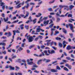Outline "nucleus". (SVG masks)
Returning a JSON list of instances; mask_svg holds the SVG:
<instances>
[{"instance_id": "obj_1", "label": "nucleus", "mask_w": 75, "mask_h": 75, "mask_svg": "<svg viewBox=\"0 0 75 75\" xmlns=\"http://www.w3.org/2000/svg\"><path fill=\"white\" fill-rule=\"evenodd\" d=\"M69 26L70 27V30H71L72 32H74V27H73V25L71 23L68 24Z\"/></svg>"}, {"instance_id": "obj_2", "label": "nucleus", "mask_w": 75, "mask_h": 75, "mask_svg": "<svg viewBox=\"0 0 75 75\" xmlns=\"http://www.w3.org/2000/svg\"><path fill=\"white\" fill-rule=\"evenodd\" d=\"M13 32V35H16V33H18L19 34H20V31L18 30H14L12 31Z\"/></svg>"}, {"instance_id": "obj_3", "label": "nucleus", "mask_w": 75, "mask_h": 75, "mask_svg": "<svg viewBox=\"0 0 75 75\" xmlns=\"http://www.w3.org/2000/svg\"><path fill=\"white\" fill-rule=\"evenodd\" d=\"M33 38L32 36H30L29 37V38L28 39V41L29 42H33Z\"/></svg>"}, {"instance_id": "obj_4", "label": "nucleus", "mask_w": 75, "mask_h": 75, "mask_svg": "<svg viewBox=\"0 0 75 75\" xmlns=\"http://www.w3.org/2000/svg\"><path fill=\"white\" fill-rule=\"evenodd\" d=\"M49 23V20H47V21H44L43 24L45 25H47Z\"/></svg>"}, {"instance_id": "obj_5", "label": "nucleus", "mask_w": 75, "mask_h": 75, "mask_svg": "<svg viewBox=\"0 0 75 75\" xmlns=\"http://www.w3.org/2000/svg\"><path fill=\"white\" fill-rule=\"evenodd\" d=\"M66 42L65 41V40H64L63 42V48H65V47H66V45H67L65 44Z\"/></svg>"}, {"instance_id": "obj_6", "label": "nucleus", "mask_w": 75, "mask_h": 75, "mask_svg": "<svg viewBox=\"0 0 75 75\" xmlns=\"http://www.w3.org/2000/svg\"><path fill=\"white\" fill-rule=\"evenodd\" d=\"M66 49L67 50H71V46L70 45L67 46Z\"/></svg>"}, {"instance_id": "obj_7", "label": "nucleus", "mask_w": 75, "mask_h": 75, "mask_svg": "<svg viewBox=\"0 0 75 75\" xmlns=\"http://www.w3.org/2000/svg\"><path fill=\"white\" fill-rule=\"evenodd\" d=\"M41 62H42V59H40L37 62V64H38V65H40V64H41Z\"/></svg>"}, {"instance_id": "obj_8", "label": "nucleus", "mask_w": 75, "mask_h": 75, "mask_svg": "<svg viewBox=\"0 0 75 75\" xmlns=\"http://www.w3.org/2000/svg\"><path fill=\"white\" fill-rule=\"evenodd\" d=\"M28 16H29V12L28 11H26V14L25 16L24 17V18H26V17H27Z\"/></svg>"}, {"instance_id": "obj_9", "label": "nucleus", "mask_w": 75, "mask_h": 75, "mask_svg": "<svg viewBox=\"0 0 75 75\" xmlns=\"http://www.w3.org/2000/svg\"><path fill=\"white\" fill-rule=\"evenodd\" d=\"M64 7L65 8H64V10H66L67 9V10H68L69 9V7L68 6L64 5Z\"/></svg>"}, {"instance_id": "obj_10", "label": "nucleus", "mask_w": 75, "mask_h": 75, "mask_svg": "<svg viewBox=\"0 0 75 75\" xmlns=\"http://www.w3.org/2000/svg\"><path fill=\"white\" fill-rule=\"evenodd\" d=\"M50 71L52 72H57L58 71L57 70H55V69H51Z\"/></svg>"}, {"instance_id": "obj_11", "label": "nucleus", "mask_w": 75, "mask_h": 75, "mask_svg": "<svg viewBox=\"0 0 75 75\" xmlns=\"http://www.w3.org/2000/svg\"><path fill=\"white\" fill-rule=\"evenodd\" d=\"M72 21H75V20L73 19L72 18H71L69 19L68 20V21L69 22V23H72Z\"/></svg>"}, {"instance_id": "obj_12", "label": "nucleus", "mask_w": 75, "mask_h": 75, "mask_svg": "<svg viewBox=\"0 0 75 75\" xmlns=\"http://www.w3.org/2000/svg\"><path fill=\"white\" fill-rule=\"evenodd\" d=\"M41 28H37L36 29V32L38 33L40 32V31H41Z\"/></svg>"}, {"instance_id": "obj_13", "label": "nucleus", "mask_w": 75, "mask_h": 75, "mask_svg": "<svg viewBox=\"0 0 75 75\" xmlns=\"http://www.w3.org/2000/svg\"><path fill=\"white\" fill-rule=\"evenodd\" d=\"M19 27H20L21 30H23L24 29V28L23 27H24V25L23 24L20 25Z\"/></svg>"}, {"instance_id": "obj_14", "label": "nucleus", "mask_w": 75, "mask_h": 75, "mask_svg": "<svg viewBox=\"0 0 75 75\" xmlns=\"http://www.w3.org/2000/svg\"><path fill=\"white\" fill-rule=\"evenodd\" d=\"M74 6L72 5H71L70 6H69V9L70 10H72V8H74Z\"/></svg>"}, {"instance_id": "obj_15", "label": "nucleus", "mask_w": 75, "mask_h": 75, "mask_svg": "<svg viewBox=\"0 0 75 75\" xmlns=\"http://www.w3.org/2000/svg\"><path fill=\"white\" fill-rule=\"evenodd\" d=\"M21 3L19 4L18 5H17V6L16 7V8H20V7H21Z\"/></svg>"}, {"instance_id": "obj_16", "label": "nucleus", "mask_w": 75, "mask_h": 75, "mask_svg": "<svg viewBox=\"0 0 75 75\" xmlns=\"http://www.w3.org/2000/svg\"><path fill=\"white\" fill-rule=\"evenodd\" d=\"M48 52L47 51V50H45V51H44V53H45L46 55L48 56L49 55V54H47V53Z\"/></svg>"}, {"instance_id": "obj_17", "label": "nucleus", "mask_w": 75, "mask_h": 75, "mask_svg": "<svg viewBox=\"0 0 75 75\" xmlns=\"http://www.w3.org/2000/svg\"><path fill=\"white\" fill-rule=\"evenodd\" d=\"M9 68H10L12 70H14V67H13L11 65H10L9 66Z\"/></svg>"}, {"instance_id": "obj_18", "label": "nucleus", "mask_w": 75, "mask_h": 75, "mask_svg": "<svg viewBox=\"0 0 75 75\" xmlns=\"http://www.w3.org/2000/svg\"><path fill=\"white\" fill-rule=\"evenodd\" d=\"M55 39L56 40H62L61 38H59L58 37L55 38Z\"/></svg>"}, {"instance_id": "obj_19", "label": "nucleus", "mask_w": 75, "mask_h": 75, "mask_svg": "<svg viewBox=\"0 0 75 75\" xmlns=\"http://www.w3.org/2000/svg\"><path fill=\"white\" fill-rule=\"evenodd\" d=\"M62 30L63 31V32H64V33H65L66 34V33H67V30H65V29L64 28H62Z\"/></svg>"}, {"instance_id": "obj_20", "label": "nucleus", "mask_w": 75, "mask_h": 75, "mask_svg": "<svg viewBox=\"0 0 75 75\" xmlns=\"http://www.w3.org/2000/svg\"><path fill=\"white\" fill-rule=\"evenodd\" d=\"M55 2V0H53L52 1H50L49 2V4H52V3H54V2Z\"/></svg>"}, {"instance_id": "obj_21", "label": "nucleus", "mask_w": 75, "mask_h": 75, "mask_svg": "<svg viewBox=\"0 0 75 75\" xmlns=\"http://www.w3.org/2000/svg\"><path fill=\"white\" fill-rule=\"evenodd\" d=\"M14 54H12V55H11L12 57V59H14V58H16V56H13Z\"/></svg>"}, {"instance_id": "obj_22", "label": "nucleus", "mask_w": 75, "mask_h": 75, "mask_svg": "<svg viewBox=\"0 0 75 75\" xmlns=\"http://www.w3.org/2000/svg\"><path fill=\"white\" fill-rule=\"evenodd\" d=\"M0 45H3V46H6V43H0Z\"/></svg>"}, {"instance_id": "obj_23", "label": "nucleus", "mask_w": 75, "mask_h": 75, "mask_svg": "<svg viewBox=\"0 0 75 75\" xmlns=\"http://www.w3.org/2000/svg\"><path fill=\"white\" fill-rule=\"evenodd\" d=\"M56 69H58V70H61V68H60L58 66H56Z\"/></svg>"}, {"instance_id": "obj_24", "label": "nucleus", "mask_w": 75, "mask_h": 75, "mask_svg": "<svg viewBox=\"0 0 75 75\" xmlns=\"http://www.w3.org/2000/svg\"><path fill=\"white\" fill-rule=\"evenodd\" d=\"M55 33L54 34V35H57V34H59V32L58 31H55Z\"/></svg>"}, {"instance_id": "obj_25", "label": "nucleus", "mask_w": 75, "mask_h": 75, "mask_svg": "<svg viewBox=\"0 0 75 75\" xmlns=\"http://www.w3.org/2000/svg\"><path fill=\"white\" fill-rule=\"evenodd\" d=\"M11 33L10 32H9L8 33V35L7 36V37H10V36H11Z\"/></svg>"}, {"instance_id": "obj_26", "label": "nucleus", "mask_w": 75, "mask_h": 75, "mask_svg": "<svg viewBox=\"0 0 75 75\" xmlns=\"http://www.w3.org/2000/svg\"><path fill=\"white\" fill-rule=\"evenodd\" d=\"M18 21H19L18 20H17L16 21H14L12 22V24H14V23H18Z\"/></svg>"}, {"instance_id": "obj_27", "label": "nucleus", "mask_w": 75, "mask_h": 75, "mask_svg": "<svg viewBox=\"0 0 75 75\" xmlns=\"http://www.w3.org/2000/svg\"><path fill=\"white\" fill-rule=\"evenodd\" d=\"M23 50V48H22L21 47H20V48H18V50L19 51H22Z\"/></svg>"}, {"instance_id": "obj_28", "label": "nucleus", "mask_w": 75, "mask_h": 75, "mask_svg": "<svg viewBox=\"0 0 75 75\" xmlns=\"http://www.w3.org/2000/svg\"><path fill=\"white\" fill-rule=\"evenodd\" d=\"M33 67H34V68H38V66L35 64H34V65L33 66Z\"/></svg>"}, {"instance_id": "obj_29", "label": "nucleus", "mask_w": 75, "mask_h": 75, "mask_svg": "<svg viewBox=\"0 0 75 75\" xmlns=\"http://www.w3.org/2000/svg\"><path fill=\"white\" fill-rule=\"evenodd\" d=\"M3 5H5V3H4V2L0 3V6H3Z\"/></svg>"}, {"instance_id": "obj_30", "label": "nucleus", "mask_w": 75, "mask_h": 75, "mask_svg": "<svg viewBox=\"0 0 75 75\" xmlns=\"http://www.w3.org/2000/svg\"><path fill=\"white\" fill-rule=\"evenodd\" d=\"M72 14H69L68 15V17H71V18H72Z\"/></svg>"}, {"instance_id": "obj_31", "label": "nucleus", "mask_w": 75, "mask_h": 75, "mask_svg": "<svg viewBox=\"0 0 75 75\" xmlns=\"http://www.w3.org/2000/svg\"><path fill=\"white\" fill-rule=\"evenodd\" d=\"M8 18H7L6 19L5 18H4V20L5 22H6V21H8Z\"/></svg>"}, {"instance_id": "obj_32", "label": "nucleus", "mask_w": 75, "mask_h": 75, "mask_svg": "<svg viewBox=\"0 0 75 75\" xmlns=\"http://www.w3.org/2000/svg\"><path fill=\"white\" fill-rule=\"evenodd\" d=\"M54 25V24L52 23V24H51L49 26V28H52V26H53Z\"/></svg>"}, {"instance_id": "obj_33", "label": "nucleus", "mask_w": 75, "mask_h": 75, "mask_svg": "<svg viewBox=\"0 0 75 75\" xmlns=\"http://www.w3.org/2000/svg\"><path fill=\"white\" fill-rule=\"evenodd\" d=\"M66 59H67L68 60H71V58L68 57H66Z\"/></svg>"}, {"instance_id": "obj_34", "label": "nucleus", "mask_w": 75, "mask_h": 75, "mask_svg": "<svg viewBox=\"0 0 75 75\" xmlns=\"http://www.w3.org/2000/svg\"><path fill=\"white\" fill-rule=\"evenodd\" d=\"M48 10L49 11H53V10L51 8H48Z\"/></svg>"}, {"instance_id": "obj_35", "label": "nucleus", "mask_w": 75, "mask_h": 75, "mask_svg": "<svg viewBox=\"0 0 75 75\" xmlns=\"http://www.w3.org/2000/svg\"><path fill=\"white\" fill-rule=\"evenodd\" d=\"M55 52L54 50H52L51 51V54H54Z\"/></svg>"}, {"instance_id": "obj_36", "label": "nucleus", "mask_w": 75, "mask_h": 75, "mask_svg": "<svg viewBox=\"0 0 75 75\" xmlns=\"http://www.w3.org/2000/svg\"><path fill=\"white\" fill-rule=\"evenodd\" d=\"M28 64L29 65H32V64H33V62H30L28 63Z\"/></svg>"}, {"instance_id": "obj_37", "label": "nucleus", "mask_w": 75, "mask_h": 75, "mask_svg": "<svg viewBox=\"0 0 75 75\" xmlns=\"http://www.w3.org/2000/svg\"><path fill=\"white\" fill-rule=\"evenodd\" d=\"M42 61L43 62H45L46 63V62L47 61V59H42Z\"/></svg>"}, {"instance_id": "obj_38", "label": "nucleus", "mask_w": 75, "mask_h": 75, "mask_svg": "<svg viewBox=\"0 0 75 75\" xmlns=\"http://www.w3.org/2000/svg\"><path fill=\"white\" fill-rule=\"evenodd\" d=\"M32 18V17H31V16H30L29 17V20H30V22H31V21H32V20L31 19V18Z\"/></svg>"}, {"instance_id": "obj_39", "label": "nucleus", "mask_w": 75, "mask_h": 75, "mask_svg": "<svg viewBox=\"0 0 75 75\" xmlns=\"http://www.w3.org/2000/svg\"><path fill=\"white\" fill-rule=\"evenodd\" d=\"M50 46H52V45H53V44H54V41H52L50 43Z\"/></svg>"}, {"instance_id": "obj_40", "label": "nucleus", "mask_w": 75, "mask_h": 75, "mask_svg": "<svg viewBox=\"0 0 75 75\" xmlns=\"http://www.w3.org/2000/svg\"><path fill=\"white\" fill-rule=\"evenodd\" d=\"M27 35H28V33H26V34L25 35V37H27V39H28V37H29V36H30L29 35V36H27Z\"/></svg>"}, {"instance_id": "obj_41", "label": "nucleus", "mask_w": 75, "mask_h": 75, "mask_svg": "<svg viewBox=\"0 0 75 75\" xmlns=\"http://www.w3.org/2000/svg\"><path fill=\"white\" fill-rule=\"evenodd\" d=\"M25 27L26 28V29H27V30L28 29V26L25 25Z\"/></svg>"}, {"instance_id": "obj_42", "label": "nucleus", "mask_w": 75, "mask_h": 75, "mask_svg": "<svg viewBox=\"0 0 75 75\" xmlns=\"http://www.w3.org/2000/svg\"><path fill=\"white\" fill-rule=\"evenodd\" d=\"M64 70H65V71H68V69L66 68V67H64Z\"/></svg>"}, {"instance_id": "obj_43", "label": "nucleus", "mask_w": 75, "mask_h": 75, "mask_svg": "<svg viewBox=\"0 0 75 75\" xmlns=\"http://www.w3.org/2000/svg\"><path fill=\"white\" fill-rule=\"evenodd\" d=\"M59 47H62V44L61 43H59Z\"/></svg>"}, {"instance_id": "obj_44", "label": "nucleus", "mask_w": 75, "mask_h": 75, "mask_svg": "<svg viewBox=\"0 0 75 75\" xmlns=\"http://www.w3.org/2000/svg\"><path fill=\"white\" fill-rule=\"evenodd\" d=\"M26 4H27V6H25V7H26V8H28V6L29 5V4L28 3H27Z\"/></svg>"}, {"instance_id": "obj_45", "label": "nucleus", "mask_w": 75, "mask_h": 75, "mask_svg": "<svg viewBox=\"0 0 75 75\" xmlns=\"http://www.w3.org/2000/svg\"><path fill=\"white\" fill-rule=\"evenodd\" d=\"M18 61L19 63H20V62H21V60L20 59H18Z\"/></svg>"}, {"instance_id": "obj_46", "label": "nucleus", "mask_w": 75, "mask_h": 75, "mask_svg": "<svg viewBox=\"0 0 75 75\" xmlns=\"http://www.w3.org/2000/svg\"><path fill=\"white\" fill-rule=\"evenodd\" d=\"M34 72H35V73H37V74H39V72L40 71H38L37 70H35L34 71Z\"/></svg>"}, {"instance_id": "obj_47", "label": "nucleus", "mask_w": 75, "mask_h": 75, "mask_svg": "<svg viewBox=\"0 0 75 75\" xmlns=\"http://www.w3.org/2000/svg\"><path fill=\"white\" fill-rule=\"evenodd\" d=\"M71 58H74V56L73 55V54H71Z\"/></svg>"}, {"instance_id": "obj_48", "label": "nucleus", "mask_w": 75, "mask_h": 75, "mask_svg": "<svg viewBox=\"0 0 75 75\" xmlns=\"http://www.w3.org/2000/svg\"><path fill=\"white\" fill-rule=\"evenodd\" d=\"M55 30V29L54 28H51V31H54Z\"/></svg>"}, {"instance_id": "obj_49", "label": "nucleus", "mask_w": 75, "mask_h": 75, "mask_svg": "<svg viewBox=\"0 0 75 75\" xmlns=\"http://www.w3.org/2000/svg\"><path fill=\"white\" fill-rule=\"evenodd\" d=\"M62 61H63V62H65V63L68 62V60H63Z\"/></svg>"}, {"instance_id": "obj_50", "label": "nucleus", "mask_w": 75, "mask_h": 75, "mask_svg": "<svg viewBox=\"0 0 75 75\" xmlns=\"http://www.w3.org/2000/svg\"><path fill=\"white\" fill-rule=\"evenodd\" d=\"M60 18H58L57 19V22H59V21H60Z\"/></svg>"}, {"instance_id": "obj_51", "label": "nucleus", "mask_w": 75, "mask_h": 75, "mask_svg": "<svg viewBox=\"0 0 75 75\" xmlns=\"http://www.w3.org/2000/svg\"><path fill=\"white\" fill-rule=\"evenodd\" d=\"M50 61H51L50 60L47 59L46 63H47V62H50Z\"/></svg>"}, {"instance_id": "obj_52", "label": "nucleus", "mask_w": 75, "mask_h": 75, "mask_svg": "<svg viewBox=\"0 0 75 75\" xmlns=\"http://www.w3.org/2000/svg\"><path fill=\"white\" fill-rule=\"evenodd\" d=\"M37 20V19H35L34 20H33V23H36V21Z\"/></svg>"}, {"instance_id": "obj_53", "label": "nucleus", "mask_w": 75, "mask_h": 75, "mask_svg": "<svg viewBox=\"0 0 75 75\" xmlns=\"http://www.w3.org/2000/svg\"><path fill=\"white\" fill-rule=\"evenodd\" d=\"M48 18V17L47 16V17H45L43 18V20H47Z\"/></svg>"}, {"instance_id": "obj_54", "label": "nucleus", "mask_w": 75, "mask_h": 75, "mask_svg": "<svg viewBox=\"0 0 75 75\" xmlns=\"http://www.w3.org/2000/svg\"><path fill=\"white\" fill-rule=\"evenodd\" d=\"M1 52L2 53V54H4V55L6 54V52L5 51L4 52Z\"/></svg>"}, {"instance_id": "obj_55", "label": "nucleus", "mask_w": 75, "mask_h": 75, "mask_svg": "<svg viewBox=\"0 0 75 75\" xmlns=\"http://www.w3.org/2000/svg\"><path fill=\"white\" fill-rule=\"evenodd\" d=\"M57 61H55L54 62H52V64H56V63H57Z\"/></svg>"}, {"instance_id": "obj_56", "label": "nucleus", "mask_w": 75, "mask_h": 75, "mask_svg": "<svg viewBox=\"0 0 75 75\" xmlns=\"http://www.w3.org/2000/svg\"><path fill=\"white\" fill-rule=\"evenodd\" d=\"M64 55L65 56H66V57H67V56H68V54H67V53H66L65 52H64Z\"/></svg>"}, {"instance_id": "obj_57", "label": "nucleus", "mask_w": 75, "mask_h": 75, "mask_svg": "<svg viewBox=\"0 0 75 75\" xmlns=\"http://www.w3.org/2000/svg\"><path fill=\"white\" fill-rule=\"evenodd\" d=\"M42 17H43L42 16L40 17V18L39 20H40V21H42Z\"/></svg>"}, {"instance_id": "obj_58", "label": "nucleus", "mask_w": 75, "mask_h": 75, "mask_svg": "<svg viewBox=\"0 0 75 75\" xmlns=\"http://www.w3.org/2000/svg\"><path fill=\"white\" fill-rule=\"evenodd\" d=\"M56 15H57V16H59V17H60V14H59V13L58 12H57V13L56 14Z\"/></svg>"}, {"instance_id": "obj_59", "label": "nucleus", "mask_w": 75, "mask_h": 75, "mask_svg": "<svg viewBox=\"0 0 75 75\" xmlns=\"http://www.w3.org/2000/svg\"><path fill=\"white\" fill-rule=\"evenodd\" d=\"M17 40H21V38H20L19 37H18L17 38Z\"/></svg>"}, {"instance_id": "obj_60", "label": "nucleus", "mask_w": 75, "mask_h": 75, "mask_svg": "<svg viewBox=\"0 0 75 75\" xmlns=\"http://www.w3.org/2000/svg\"><path fill=\"white\" fill-rule=\"evenodd\" d=\"M53 33H54V32L53 31H51V36H52Z\"/></svg>"}, {"instance_id": "obj_61", "label": "nucleus", "mask_w": 75, "mask_h": 75, "mask_svg": "<svg viewBox=\"0 0 75 75\" xmlns=\"http://www.w3.org/2000/svg\"><path fill=\"white\" fill-rule=\"evenodd\" d=\"M17 11H16L13 12V14H16L17 13Z\"/></svg>"}, {"instance_id": "obj_62", "label": "nucleus", "mask_w": 75, "mask_h": 75, "mask_svg": "<svg viewBox=\"0 0 75 75\" xmlns=\"http://www.w3.org/2000/svg\"><path fill=\"white\" fill-rule=\"evenodd\" d=\"M24 45H25V43H23L22 44L21 47H24Z\"/></svg>"}, {"instance_id": "obj_63", "label": "nucleus", "mask_w": 75, "mask_h": 75, "mask_svg": "<svg viewBox=\"0 0 75 75\" xmlns=\"http://www.w3.org/2000/svg\"><path fill=\"white\" fill-rule=\"evenodd\" d=\"M2 10H4V9L5 8V5H4L2 6Z\"/></svg>"}, {"instance_id": "obj_64", "label": "nucleus", "mask_w": 75, "mask_h": 75, "mask_svg": "<svg viewBox=\"0 0 75 75\" xmlns=\"http://www.w3.org/2000/svg\"><path fill=\"white\" fill-rule=\"evenodd\" d=\"M59 7H60V8H63L64 7V6L60 5L59 6Z\"/></svg>"}]
</instances>
